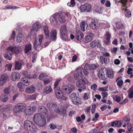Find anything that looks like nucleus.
Listing matches in <instances>:
<instances>
[{"instance_id":"obj_3","label":"nucleus","mask_w":133,"mask_h":133,"mask_svg":"<svg viewBox=\"0 0 133 133\" xmlns=\"http://www.w3.org/2000/svg\"><path fill=\"white\" fill-rule=\"evenodd\" d=\"M75 86L71 84H68L67 86H63L62 91L63 94H67L71 93L75 89Z\"/></svg>"},{"instance_id":"obj_45","label":"nucleus","mask_w":133,"mask_h":133,"mask_svg":"<svg viewBox=\"0 0 133 133\" xmlns=\"http://www.w3.org/2000/svg\"><path fill=\"white\" fill-rule=\"evenodd\" d=\"M124 12V14L127 17H130L131 15V12L129 10L125 9Z\"/></svg>"},{"instance_id":"obj_18","label":"nucleus","mask_w":133,"mask_h":133,"mask_svg":"<svg viewBox=\"0 0 133 133\" xmlns=\"http://www.w3.org/2000/svg\"><path fill=\"white\" fill-rule=\"evenodd\" d=\"M98 65L95 64H86L84 66L85 69L87 70H92L98 68Z\"/></svg>"},{"instance_id":"obj_21","label":"nucleus","mask_w":133,"mask_h":133,"mask_svg":"<svg viewBox=\"0 0 133 133\" xmlns=\"http://www.w3.org/2000/svg\"><path fill=\"white\" fill-rule=\"evenodd\" d=\"M35 88L34 86H31L27 87L25 89V92L28 94H31L35 92Z\"/></svg>"},{"instance_id":"obj_28","label":"nucleus","mask_w":133,"mask_h":133,"mask_svg":"<svg viewBox=\"0 0 133 133\" xmlns=\"http://www.w3.org/2000/svg\"><path fill=\"white\" fill-rule=\"evenodd\" d=\"M23 63V62L21 60L16 61L15 63V69L20 70L21 69Z\"/></svg>"},{"instance_id":"obj_36","label":"nucleus","mask_w":133,"mask_h":133,"mask_svg":"<svg viewBox=\"0 0 133 133\" xmlns=\"http://www.w3.org/2000/svg\"><path fill=\"white\" fill-rule=\"evenodd\" d=\"M107 73L108 77L110 78H113L114 74L113 71L111 70L108 69L107 70Z\"/></svg>"},{"instance_id":"obj_35","label":"nucleus","mask_w":133,"mask_h":133,"mask_svg":"<svg viewBox=\"0 0 133 133\" xmlns=\"http://www.w3.org/2000/svg\"><path fill=\"white\" fill-rule=\"evenodd\" d=\"M80 26L81 30L84 32L87 30L88 25L85 22L83 21L81 23Z\"/></svg>"},{"instance_id":"obj_20","label":"nucleus","mask_w":133,"mask_h":133,"mask_svg":"<svg viewBox=\"0 0 133 133\" xmlns=\"http://www.w3.org/2000/svg\"><path fill=\"white\" fill-rule=\"evenodd\" d=\"M111 37L110 34L107 32L105 36L104 39V42L105 44L107 45L109 44Z\"/></svg>"},{"instance_id":"obj_33","label":"nucleus","mask_w":133,"mask_h":133,"mask_svg":"<svg viewBox=\"0 0 133 133\" xmlns=\"http://www.w3.org/2000/svg\"><path fill=\"white\" fill-rule=\"evenodd\" d=\"M11 76L12 80L13 81H15L17 79H19L20 77V74L19 73L15 72L12 74Z\"/></svg>"},{"instance_id":"obj_56","label":"nucleus","mask_w":133,"mask_h":133,"mask_svg":"<svg viewBox=\"0 0 133 133\" xmlns=\"http://www.w3.org/2000/svg\"><path fill=\"white\" fill-rule=\"evenodd\" d=\"M130 120V119L127 116L125 117L123 119L124 122H126L127 124H129V121Z\"/></svg>"},{"instance_id":"obj_59","label":"nucleus","mask_w":133,"mask_h":133,"mask_svg":"<svg viewBox=\"0 0 133 133\" xmlns=\"http://www.w3.org/2000/svg\"><path fill=\"white\" fill-rule=\"evenodd\" d=\"M97 87V85L96 84H94L91 86V89H92L94 91H96V88Z\"/></svg>"},{"instance_id":"obj_5","label":"nucleus","mask_w":133,"mask_h":133,"mask_svg":"<svg viewBox=\"0 0 133 133\" xmlns=\"http://www.w3.org/2000/svg\"><path fill=\"white\" fill-rule=\"evenodd\" d=\"M82 69L81 67H79L76 70V72L74 74V77L75 79L77 81L83 79V74L82 73Z\"/></svg>"},{"instance_id":"obj_64","label":"nucleus","mask_w":133,"mask_h":133,"mask_svg":"<svg viewBox=\"0 0 133 133\" xmlns=\"http://www.w3.org/2000/svg\"><path fill=\"white\" fill-rule=\"evenodd\" d=\"M15 31H13L12 32L10 38V39H13L15 38Z\"/></svg>"},{"instance_id":"obj_22","label":"nucleus","mask_w":133,"mask_h":133,"mask_svg":"<svg viewBox=\"0 0 133 133\" xmlns=\"http://www.w3.org/2000/svg\"><path fill=\"white\" fill-rule=\"evenodd\" d=\"M57 31L54 29L52 30L50 33V37L51 39L54 41H55L57 39Z\"/></svg>"},{"instance_id":"obj_17","label":"nucleus","mask_w":133,"mask_h":133,"mask_svg":"<svg viewBox=\"0 0 133 133\" xmlns=\"http://www.w3.org/2000/svg\"><path fill=\"white\" fill-rule=\"evenodd\" d=\"M10 51L8 48L6 50V51L4 55V57L6 59L9 60H10L11 59L12 54L10 53Z\"/></svg>"},{"instance_id":"obj_4","label":"nucleus","mask_w":133,"mask_h":133,"mask_svg":"<svg viewBox=\"0 0 133 133\" xmlns=\"http://www.w3.org/2000/svg\"><path fill=\"white\" fill-rule=\"evenodd\" d=\"M36 107L34 105L31 107H28L24 109L23 113L25 115L30 116L35 112L36 109Z\"/></svg>"},{"instance_id":"obj_1","label":"nucleus","mask_w":133,"mask_h":133,"mask_svg":"<svg viewBox=\"0 0 133 133\" xmlns=\"http://www.w3.org/2000/svg\"><path fill=\"white\" fill-rule=\"evenodd\" d=\"M50 20L54 24H57L58 20L60 23H64L65 21V14L63 12L55 13L51 17Z\"/></svg>"},{"instance_id":"obj_57","label":"nucleus","mask_w":133,"mask_h":133,"mask_svg":"<svg viewBox=\"0 0 133 133\" xmlns=\"http://www.w3.org/2000/svg\"><path fill=\"white\" fill-rule=\"evenodd\" d=\"M37 96V94H35L32 95L30 96V99L32 100H35L36 99V97Z\"/></svg>"},{"instance_id":"obj_55","label":"nucleus","mask_w":133,"mask_h":133,"mask_svg":"<svg viewBox=\"0 0 133 133\" xmlns=\"http://www.w3.org/2000/svg\"><path fill=\"white\" fill-rule=\"evenodd\" d=\"M4 93L6 95H8L10 93V88L9 87L5 88L3 90Z\"/></svg>"},{"instance_id":"obj_29","label":"nucleus","mask_w":133,"mask_h":133,"mask_svg":"<svg viewBox=\"0 0 133 133\" xmlns=\"http://www.w3.org/2000/svg\"><path fill=\"white\" fill-rule=\"evenodd\" d=\"M43 29L44 30V32L45 34L46 38H48L49 36V33L48 26L46 25L43 26Z\"/></svg>"},{"instance_id":"obj_54","label":"nucleus","mask_w":133,"mask_h":133,"mask_svg":"<svg viewBox=\"0 0 133 133\" xmlns=\"http://www.w3.org/2000/svg\"><path fill=\"white\" fill-rule=\"evenodd\" d=\"M102 8L100 6H97L96 8L95 9V10L96 12H97L99 14L101 13L102 12Z\"/></svg>"},{"instance_id":"obj_40","label":"nucleus","mask_w":133,"mask_h":133,"mask_svg":"<svg viewBox=\"0 0 133 133\" xmlns=\"http://www.w3.org/2000/svg\"><path fill=\"white\" fill-rule=\"evenodd\" d=\"M19 8V7H17L15 6L12 5H8L6 6L5 8H3L2 9L5 10L7 9H13Z\"/></svg>"},{"instance_id":"obj_14","label":"nucleus","mask_w":133,"mask_h":133,"mask_svg":"<svg viewBox=\"0 0 133 133\" xmlns=\"http://www.w3.org/2000/svg\"><path fill=\"white\" fill-rule=\"evenodd\" d=\"M9 49L10 50L11 52L14 53L16 55L18 54L19 52V50L21 49V47L19 46H15L12 47L11 46L8 47Z\"/></svg>"},{"instance_id":"obj_12","label":"nucleus","mask_w":133,"mask_h":133,"mask_svg":"<svg viewBox=\"0 0 133 133\" xmlns=\"http://www.w3.org/2000/svg\"><path fill=\"white\" fill-rule=\"evenodd\" d=\"M98 76L101 79H104L106 78V75L105 73L106 70V68H101L98 70Z\"/></svg>"},{"instance_id":"obj_15","label":"nucleus","mask_w":133,"mask_h":133,"mask_svg":"<svg viewBox=\"0 0 133 133\" xmlns=\"http://www.w3.org/2000/svg\"><path fill=\"white\" fill-rule=\"evenodd\" d=\"M8 75L6 74H2L0 75V86L2 85L8 78Z\"/></svg>"},{"instance_id":"obj_62","label":"nucleus","mask_w":133,"mask_h":133,"mask_svg":"<svg viewBox=\"0 0 133 133\" xmlns=\"http://www.w3.org/2000/svg\"><path fill=\"white\" fill-rule=\"evenodd\" d=\"M128 97L129 98H131L133 97V91L132 90L128 93Z\"/></svg>"},{"instance_id":"obj_63","label":"nucleus","mask_w":133,"mask_h":133,"mask_svg":"<svg viewBox=\"0 0 133 133\" xmlns=\"http://www.w3.org/2000/svg\"><path fill=\"white\" fill-rule=\"evenodd\" d=\"M54 109L55 111L58 114H59L60 113V110H59L58 108L57 107H57H54Z\"/></svg>"},{"instance_id":"obj_49","label":"nucleus","mask_w":133,"mask_h":133,"mask_svg":"<svg viewBox=\"0 0 133 133\" xmlns=\"http://www.w3.org/2000/svg\"><path fill=\"white\" fill-rule=\"evenodd\" d=\"M47 78V75L45 74H40L39 76V78L42 80H44Z\"/></svg>"},{"instance_id":"obj_31","label":"nucleus","mask_w":133,"mask_h":133,"mask_svg":"<svg viewBox=\"0 0 133 133\" xmlns=\"http://www.w3.org/2000/svg\"><path fill=\"white\" fill-rule=\"evenodd\" d=\"M38 110L40 112L43 114H46L48 113V111L46 108L43 106H40L38 107Z\"/></svg>"},{"instance_id":"obj_39","label":"nucleus","mask_w":133,"mask_h":133,"mask_svg":"<svg viewBox=\"0 0 133 133\" xmlns=\"http://www.w3.org/2000/svg\"><path fill=\"white\" fill-rule=\"evenodd\" d=\"M116 81L117 82V85L119 87L121 88L123 84V80L122 79H119V78H118L116 79Z\"/></svg>"},{"instance_id":"obj_10","label":"nucleus","mask_w":133,"mask_h":133,"mask_svg":"<svg viewBox=\"0 0 133 133\" xmlns=\"http://www.w3.org/2000/svg\"><path fill=\"white\" fill-rule=\"evenodd\" d=\"M69 98L74 104L77 105L80 103L79 98L77 97L75 93L73 92L71 94Z\"/></svg>"},{"instance_id":"obj_41","label":"nucleus","mask_w":133,"mask_h":133,"mask_svg":"<svg viewBox=\"0 0 133 133\" xmlns=\"http://www.w3.org/2000/svg\"><path fill=\"white\" fill-rule=\"evenodd\" d=\"M66 27L65 25H62L61 26L59 30L60 33L61 34H62L64 33H66Z\"/></svg>"},{"instance_id":"obj_60","label":"nucleus","mask_w":133,"mask_h":133,"mask_svg":"<svg viewBox=\"0 0 133 133\" xmlns=\"http://www.w3.org/2000/svg\"><path fill=\"white\" fill-rule=\"evenodd\" d=\"M95 104H94L92 105V108L91 109V112L92 114H93L94 113L95 110Z\"/></svg>"},{"instance_id":"obj_2","label":"nucleus","mask_w":133,"mask_h":133,"mask_svg":"<svg viewBox=\"0 0 133 133\" xmlns=\"http://www.w3.org/2000/svg\"><path fill=\"white\" fill-rule=\"evenodd\" d=\"M26 106L25 104L23 103H19L16 104L13 107V114L16 115L18 113L22 112Z\"/></svg>"},{"instance_id":"obj_16","label":"nucleus","mask_w":133,"mask_h":133,"mask_svg":"<svg viewBox=\"0 0 133 133\" xmlns=\"http://www.w3.org/2000/svg\"><path fill=\"white\" fill-rule=\"evenodd\" d=\"M85 82L83 78L77 81L76 83V85L78 87L81 88L83 89H86V87L85 85Z\"/></svg>"},{"instance_id":"obj_37","label":"nucleus","mask_w":133,"mask_h":133,"mask_svg":"<svg viewBox=\"0 0 133 133\" xmlns=\"http://www.w3.org/2000/svg\"><path fill=\"white\" fill-rule=\"evenodd\" d=\"M61 34V37L63 40L65 41H68V37L66 33H64Z\"/></svg>"},{"instance_id":"obj_44","label":"nucleus","mask_w":133,"mask_h":133,"mask_svg":"<svg viewBox=\"0 0 133 133\" xmlns=\"http://www.w3.org/2000/svg\"><path fill=\"white\" fill-rule=\"evenodd\" d=\"M127 0H121L122 4V10H125L126 8V6L125 5L126 3L127 2Z\"/></svg>"},{"instance_id":"obj_46","label":"nucleus","mask_w":133,"mask_h":133,"mask_svg":"<svg viewBox=\"0 0 133 133\" xmlns=\"http://www.w3.org/2000/svg\"><path fill=\"white\" fill-rule=\"evenodd\" d=\"M22 39V34L21 33H19L18 34L17 37V41L19 43L21 42Z\"/></svg>"},{"instance_id":"obj_38","label":"nucleus","mask_w":133,"mask_h":133,"mask_svg":"<svg viewBox=\"0 0 133 133\" xmlns=\"http://www.w3.org/2000/svg\"><path fill=\"white\" fill-rule=\"evenodd\" d=\"M101 63L102 64L104 63L106 64L108 59V57H106L103 56H101L100 58Z\"/></svg>"},{"instance_id":"obj_51","label":"nucleus","mask_w":133,"mask_h":133,"mask_svg":"<svg viewBox=\"0 0 133 133\" xmlns=\"http://www.w3.org/2000/svg\"><path fill=\"white\" fill-rule=\"evenodd\" d=\"M22 84H23L21 82H19L17 84V86L19 89V90L21 92H22L24 91V89L22 85Z\"/></svg>"},{"instance_id":"obj_26","label":"nucleus","mask_w":133,"mask_h":133,"mask_svg":"<svg viewBox=\"0 0 133 133\" xmlns=\"http://www.w3.org/2000/svg\"><path fill=\"white\" fill-rule=\"evenodd\" d=\"M36 124L38 126L41 127L45 126L46 124V120L44 118V117H43Z\"/></svg>"},{"instance_id":"obj_11","label":"nucleus","mask_w":133,"mask_h":133,"mask_svg":"<svg viewBox=\"0 0 133 133\" xmlns=\"http://www.w3.org/2000/svg\"><path fill=\"white\" fill-rule=\"evenodd\" d=\"M90 26L92 29L97 30L99 27V23L94 18H92L90 24Z\"/></svg>"},{"instance_id":"obj_52","label":"nucleus","mask_w":133,"mask_h":133,"mask_svg":"<svg viewBox=\"0 0 133 133\" xmlns=\"http://www.w3.org/2000/svg\"><path fill=\"white\" fill-rule=\"evenodd\" d=\"M90 92L85 93L83 96V98L85 99H87L90 97Z\"/></svg>"},{"instance_id":"obj_23","label":"nucleus","mask_w":133,"mask_h":133,"mask_svg":"<svg viewBox=\"0 0 133 133\" xmlns=\"http://www.w3.org/2000/svg\"><path fill=\"white\" fill-rule=\"evenodd\" d=\"M25 47L24 50V52L25 54H29L30 53L32 50V45L31 44L29 43L25 45Z\"/></svg>"},{"instance_id":"obj_24","label":"nucleus","mask_w":133,"mask_h":133,"mask_svg":"<svg viewBox=\"0 0 133 133\" xmlns=\"http://www.w3.org/2000/svg\"><path fill=\"white\" fill-rule=\"evenodd\" d=\"M76 39L78 41L81 40L83 37L84 35L81 31L77 29L76 35Z\"/></svg>"},{"instance_id":"obj_47","label":"nucleus","mask_w":133,"mask_h":133,"mask_svg":"<svg viewBox=\"0 0 133 133\" xmlns=\"http://www.w3.org/2000/svg\"><path fill=\"white\" fill-rule=\"evenodd\" d=\"M43 38V35H39L37 38H36L35 40H37V41H38V43L39 44H41L42 39Z\"/></svg>"},{"instance_id":"obj_7","label":"nucleus","mask_w":133,"mask_h":133,"mask_svg":"<svg viewBox=\"0 0 133 133\" xmlns=\"http://www.w3.org/2000/svg\"><path fill=\"white\" fill-rule=\"evenodd\" d=\"M61 80V78H60L57 79L54 84V89L55 90V92L57 98H60L59 96L57 95V94L60 95L61 93L59 89L58 88L57 86Z\"/></svg>"},{"instance_id":"obj_48","label":"nucleus","mask_w":133,"mask_h":133,"mask_svg":"<svg viewBox=\"0 0 133 133\" xmlns=\"http://www.w3.org/2000/svg\"><path fill=\"white\" fill-rule=\"evenodd\" d=\"M12 106L11 104H8L4 108V110L5 112H8L10 111L11 109Z\"/></svg>"},{"instance_id":"obj_34","label":"nucleus","mask_w":133,"mask_h":133,"mask_svg":"<svg viewBox=\"0 0 133 133\" xmlns=\"http://www.w3.org/2000/svg\"><path fill=\"white\" fill-rule=\"evenodd\" d=\"M46 105L50 110H52L54 107L56 108L57 107V105L52 102H50L48 103Z\"/></svg>"},{"instance_id":"obj_50","label":"nucleus","mask_w":133,"mask_h":133,"mask_svg":"<svg viewBox=\"0 0 133 133\" xmlns=\"http://www.w3.org/2000/svg\"><path fill=\"white\" fill-rule=\"evenodd\" d=\"M12 66V64L11 63L7 64L5 66V69L9 71H11Z\"/></svg>"},{"instance_id":"obj_25","label":"nucleus","mask_w":133,"mask_h":133,"mask_svg":"<svg viewBox=\"0 0 133 133\" xmlns=\"http://www.w3.org/2000/svg\"><path fill=\"white\" fill-rule=\"evenodd\" d=\"M22 74L23 76L27 78H30L34 77L33 74L31 72H29L28 71H24Z\"/></svg>"},{"instance_id":"obj_32","label":"nucleus","mask_w":133,"mask_h":133,"mask_svg":"<svg viewBox=\"0 0 133 133\" xmlns=\"http://www.w3.org/2000/svg\"><path fill=\"white\" fill-rule=\"evenodd\" d=\"M52 91V89L50 85H48L43 90V92L46 94L51 93Z\"/></svg>"},{"instance_id":"obj_27","label":"nucleus","mask_w":133,"mask_h":133,"mask_svg":"<svg viewBox=\"0 0 133 133\" xmlns=\"http://www.w3.org/2000/svg\"><path fill=\"white\" fill-rule=\"evenodd\" d=\"M34 48L36 50H39L42 49L41 44H39L37 40H35L34 43Z\"/></svg>"},{"instance_id":"obj_43","label":"nucleus","mask_w":133,"mask_h":133,"mask_svg":"<svg viewBox=\"0 0 133 133\" xmlns=\"http://www.w3.org/2000/svg\"><path fill=\"white\" fill-rule=\"evenodd\" d=\"M21 82L22 84L25 86H27L29 84V82L27 79H26L25 78H23L22 79Z\"/></svg>"},{"instance_id":"obj_61","label":"nucleus","mask_w":133,"mask_h":133,"mask_svg":"<svg viewBox=\"0 0 133 133\" xmlns=\"http://www.w3.org/2000/svg\"><path fill=\"white\" fill-rule=\"evenodd\" d=\"M49 126L51 129H54L57 128L56 127L53 123L50 124L49 125Z\"/></svg>"},{"instance_id":"obj_8","label":"nucleus","mask_w":133,"mask_h":133,"mask_svg":"<svg viewBox=\"0 0 133 133\" xmlns=\"http://www.w3.org/2000/svg\"><path fill=\"white\" fill-rule=\"evenodd\" d=\"M34 124L28 120H26L24 122V129L26 130L29 131L31 128L34 129L33 126Z\"/></svg>"},{"instance_id":"obj_42","label":"nucleus","mask_w":133,"mask_h":133,"mask_svg":"<svg viewBox=\"0 0 133 133\" xmlns=\"http://www.w3.org/2000/svg\"><path fill=\"white\" fill-rule=\"evenodd\" d=\"M0 99L2 102H5L8 100V98L6 95H2L1 96Z\"/></svg>"},{"instance_id":"obj_53","label":"nucleus","mask_w":133,"mask_h":133,"mask_svg":"<svg viewBox=\"0 0 133 133\" xmlns=\"http://www.w3.org/2000/svg\"><path fill=\"white\" fill-rule=\"evenodd\" d=\"M67 5L69 6L72 7H73L75 6V3L74 0H71L70 3H68L67 4Z\"/></svg>"},{"instance_id":"obj_30","label":"nucleus","mask_w":133,"mask_h":133,"mask_svg":"<svg viewBox=\"0 0 133 133\" xmlns=\"http://www.w3.org/2000/svg\"><path fill=\"white\" fill-rule=\"evenodd\" d=\"M90 46L91 47L94 48L97 46L98 47L101 48V45L98 42L95 41L92 42L90 43Z\"/></svg>"},{"instance_id":"obj_13","label":"nucleus","mask_w":133,"mask_h":133,"mask_svg":"<svg viewBox=\"0 0 133 133\" xmlns=\"http://www.w3.org/2000/svg\"><path fill=\"white\" fill-rule=\"evenodd\" d=\"M88 35L85 37L84 41L85 43H87L91 41L94 38V34L90 31H87Z\"/></svg>"},{"instance_id":"obj_19","label":"nucleus","mask_w":133,"mask_h":133,"mask_svg":"<svg viewBox=\"0 0 133 133\" xmlns=\"http://www.w3.org/2000/svg\"><path fill=\"white\" fill-rule=\"evenodd\" d=\"M44 116L39 113L35 114L33 118V120L35 123H36L41 119Z\"/></svg>"},{"instance_id":"obj_58","label":"nucleus","mask_w":133,"mask_h":133,"mask_svg":"<svg viewBox=\"0 0 133 133\" xmlns=\"http://www.w3.org/2000/svg\"><path fill=\"white\" fill-rule=\"evenodd\" d=\"M77 131L78 130L76 128H73L71 129L69 133H77Z\"/></svg>"},{"instance_id":"obj_6","label":"nucleus","mask_w":133,"mask_h":133,"mask_svg":"<svg viewBox=\"0 0 133 133\" xmlns=\"http://www.w3.org/2000/svg\"><path fill=\"white\" fill-rule=\"evenodd\" d=\"M41 24L38 22L34 23L30 33L32 35H36V33L41 28Z\"/></svg>"},{"instance_id":"obj_9","label":"nucleus","mask_w":133,"mask_h":133,"mask_svg":"<svg viewBox=\"0 0 133 133\" xmlns=\"http://www.w3.org/2000/svg\"><path fill=\"white\" fill-rule=\"evenodd\" d=\"M91 6L88 3H86L81 5L80 7V9L81 12L86 11L89 12L91 10Z\"/></svg>"}]
</instances>
